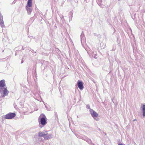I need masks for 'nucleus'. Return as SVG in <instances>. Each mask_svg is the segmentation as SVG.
Here are the masks:
<instances>
[{
    "label": "nucleus",
    "mask_w": 145,
    "mask_h": 145,
    "mask_svg": "<svg viewBox=\"0 0 145 145\" xmlns=\"http://www.w3.org/2000/svg\"><path fill=\"white\" fill-rule=\"evenodd\" d=\"M77 85L78 87L80 90H82L84 88L83 83L82 81L80 80H78L77 82Z\"/></svg>",
    "instance_id": "5"
},
{
    "label": "nucleus",
    "mask_w": 145,
    "mask_h": 145,
    "mask_svg": "<svg viewBox=\"0 0 145 145\" xmlns=\"http://www.w3.org/2000/svg\"><path fill=\"white\" fill-rule=\"evenodd\" d=\"M91 145H92L91 144Z\"/></svg>",
    "instance_id": "15"
},
{
    "label": "nucleus",
    "mask_w": 145,
    "mask_h": 145,
    "mask_svg": "<svg viewBox=\"0 0 145 145\" xmlns=\"http://www.w3.org/2000/svg\"><path fill=\"white\" fill-rule=\"evenodd\" d=\"M48 131H46L45 135H44V139H49L51 138L52 134L51 133L48 134Z\"/></svg>",
    "instance_id": "6"
},
{
    "label": "nucleus",
    "mask_w": 145,
    "mask_h": 145,
    "mask_svg": "<svg viewBox=\"0 0 145 145\" xmlns=\"http://www.w3.org/2000/svg\"><path fill=\"white\" fill-rule=\"evenodd\" d=\"M5 86V84L4 80L0 81V87H3Z\"/></svg>",
    "instance_id": "9"
},
{
    "label": "nucleus",
    "mask_w": 145,
    "mask_h": 145,
    "mask_svg": "<svg viewBox=\"0 0 145 145\" xmlns=\"http://www.w3.org/2000/svg\"><path fill=\"white\" fill-rule=\"evenodd\" d=\"M91 116L95 120L97 121L99 120L98 114L92 109H91Z\"/></svg>",
    "instance_id": "3"
},
{
    "label": "nucleus",
    "mask_w": 145,
    "mask_h": 145,
    "mask_svg": "<svg viewBox=\"0 0 145 145\" xmlns=\"http://www.w3.org/2000/svg\"><path fill=\"white\" fill-rule=\"evenodd\" d=\"M16 116L14 113H9L6 114L5 116V118L7 119H11L14 118Z\"/></svg>",
    "instance_id": "4"
},
{
    "label": "nucleus",
    "mask_w": 145,
    "mask_h": 145,
    "mask_svg": "<svg viewBox=\"0 0 145 145\" xmlns=\"http://www.w3.org/2000/svg\"><path fill=\"white\" fill-rule=\"evenodd\" d=\"M32 0H28L26 8L28 14L30 15L32 11Z\"/></svg>",
    "instance_id": "1"
},
{
    "label": "nucleus",
    "mask_w": 145,
    "mask_h": 145,
    "mask_svg": "<svg viewBox=\"0 0 145 145\" xmlns=\"http://www.w3.org/2000/svg\"><path fill=\"white\" fill-rule=\"evenodd\" d=\"M119 1L120 0H118Z\"/></svg>",
    "instance_id": "16"
},
{
    "label": "nucleus",
    "mask_w": 145,
    "mask_h": 145,
    "mask_svg": "<svg viewBox=\"0 0 145 145\" xmlns=\"http://www.w3.org/2000/svg\"><path fill=\"white\" fill-rule=\"evenodd\" d=\"M91 145H92L91 144Z\"/></svg>",
    "instance_id": "14"
},
{
    "label": "nucleus",
    "mask_w": 145,
    "mask_h": 145,
    "mask_svg": "<svg viewBox=\"0 0 145 145\" xmlns=\"http://www.w3.org/2000/svg\"><path fill=\"white\" fill-rule=\"evenodd\" d=\"M0 25H1V26L2 27H3L4 26V22H3V20H0Z\"/></svg>",
    "instance_id": "11"
},
{
    "label": "nucleus",
    "mask_w": 145,
    "mask_h": 145,
    "mask_svg": "<svg viewBox=\"0 0 145 145\" xmlns=\"http://www.w3.org/2000/svg\"><path fill=\"white\" fill-rule=\"evenodd\" d=\"M3 95L2 97H5L6 96L8 95L9 92L8 90H7V88H5L3 89Z\"/></svg>",
    "instance_id": "7"
},
{
    "label": "nucleus",
    "mask_w": 145,
    "mask_h": 145,
    "mask_svg": "<svg viewBox=\"0 0 145 145\" xmlns=\"http://www.w3.org/2000/svg\"><path fill=\"white\" fill-rule=\"evenodd\" d=\"M46 131H40L38 133V136L39 137H43L44 138V135Z\"/></svg>",
    "instance_id": "8"
},
{
    "label": "nucleus",
    "mask_w": 145,
    "mask_h": 145,
    "mask_svg": "<svg viewBox=\"0 0 145 145\" xmlns=\"http://www.w3.org/2000/svg\"><path fill=\"white\" fill-rule=\"evenodd\" d=\"M142 110L143 111V116H145V105H143L142 106Z\"/></svg>",
    "instance_id": "10"
},
{
    "label": "nucleus",
    "mask_w": 145,
    "mask_h": 145,
    "mask_svg": "<svg viewBox=\"0 0 145 145\" xmlns=\"http://www.w3.org/2000/svg\"><path fill=\"white\" fill-rule=\"evenodd\" d=\"M118 145H123V144H119Z\"/></svg>",
    "instance_id": "13"
},
{
    "label": "nucleus",
    "mask_w": 145,
    "mask_h": 145,
    "mask_svg": "<svg viewBox=\"0 0 145 145\" xmlns=\"http://www.w3.org/2000/svg\"><path fill=\"white\" fill-rule=\"evenodd\" d=\"M137 121V120H136V119H134V120H133V121Z\"/></svg>",
    "instance_id": "12"
},
{
    "label": "nucleus",
    "mask_w": 145,
    "mask_h": 145,
    "mask_svg": "<svg viewBox=\"0 0 145 145\" xmlns=\"http://www.w3.org/2000/svg\"><path fill=\"white\" fill-rule=\"evenodd\" d=\"M46 117L44 115L42 114L39 117V121L40 122V123L43 125H45L47 123Z\"/></svg>",
    "instance_id": "2"
}]
</instances>
